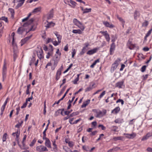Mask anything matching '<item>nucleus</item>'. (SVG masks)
Masks as SVG:
<instances>
[{
    "instance_id": "1",
    "label": "nucleus",
    "mask_w": 152,
    "mask_h": 152,
    "mask_svg": "<svg viewBox=\"0 0 152 152\" xmlns=\"http://www.w3.org/2000/svg\"><path fill=\"white\" fill-rule=\"evenodd\" d=\"M120 61V58H118L112 64L111 67V72H113L117 68Z\"/></svg>"
},
{
    "instance_id": "2",
    "label": "nucleus",
    "mask_w": 152,
    "mask_h": 152,
    "mask_svg": "<svg viewBox=\"0 0 152 152\" xmlns=\"http://www.w3.org/2000/svg\"><path fill=\"white\" fill-rule=\"evenodd\" d=\"M73 22L75 25L80 28L82 30H84L85 28L84 26L82 25V23L78 20L77 19L74 18L73 20Z\"/></svg>"
},
{
    "instance_id": "3",
    "label": "nucleus",
    "mask_w": 152,
    "mask_h": 152,
    "mask_svg": "<svg viewBox=\"0 0 152 152\" xmlns=\"http://www.w3.org/2000/svg\"><path fill=\"white\" fill-rule=\"evenodd\" d=\"M127 46L130 50H133L137 48L136 45L132 44L130 40L128 41L127 43Z\"/></svg>"
},
{
    "instance_id": "4",
    "label": "nucleus",
    "mask_w": 152,
    "mask_h": 152,
    "mask_svg": "<svg viewBox=\"0 0 152 152\" xmlns=\"http://www.w3.org/2000/svg\"><path fill=\"white\" fill-rule=\"evenodd\" d=\"M6 73H7V67L6 66V63L4 62L3 66V70H2V77L3 80L2 81H4L6 77Z\"/></svg>"
},
{
    "instance_id": "5",
    "label": "nucleus",
    "mask_w": 152,
    "mask_h": 152,
    "mask_svg": "<svg viewBox=\"0 0 152 152\" xmlns=\"http://www.w3.org/2000/svg\"><path fill=\"white\" fill-rule=\"evenodd\" d=\"M36 150L37 151L39 152H42L44 151H47L48 149L45 146L43 145H40L37 146L36 147Z\"/></svg>"
},
{
    "instance_id": "6",
    "label": "nucleus",
    "mask_w": 152,
    "mask_h": 152,
    "mask_svg": "<svg viewBox=\"0 0 152 152\" xmlns=\"http://www.w3.org/2000/svg\"><path fill=\"white\" fill-rule=\"evenodd\" d=\"M100 33H102L105 37L106 39L107 42H109L110 41V37L109 34L107 31H101L100 32Z\"/></svg>"
},
{
    "instance_id": "7",
    "label": "nucleus",
    "mask_w": 152,
    "mask_h": 152,
    "mask_svg": "<svg viewBox=\"0 0 152 152\" xmlns=\"http://www.w3.org/2000/svg\"><path fill=\"white\" fill-rule=\"evenodd\" d=\"M25 0H16V2L18 3L17 5L15 7V8L17 9L21 6L23 4Z\"/></svg>"
},
{
    "instance_id": "8",
    "label": "nucleus",
    "mask_w": 152,
    "mask_h": 152,
    "mask_svg": "<svg viewBox=\"0 0 152 152\" xmlns=\"http://www.w3.org/2000/svg\"><path fill=\"white\" fill-rule=\"evenodd\" d=\"M37 55L38 57L40 59H41L43 58V52L41 48L37 52Z\"/></svg>"
},
{
    "instance_id": "9",
    "label": "nucleus",
    "mask_w": 152,
    "mask_h": 152,
    "mask_svg": "<svg viewBox=\"0 0 152 152\" xmlns=\"http://www.w3.org/2000/svg\"><path fill=\"white\" fill-rule=\"evenodd\" d=\"M53 9H52L47 15V19L49 20L53 18Z\"/></svg>"
},
{
    "instance_id": "10",
    "label": "nucleus",
    "mask_w": 152,
    "mask_h": 152,
    "mask_svg": "<svg viewBox=\"0 0 152 152\" xmlns=\"http://www.w3.org/2000/svg\"><path fill=\"white\" fill-rule=\"evenodd\" d=\"M31 36H32L31 35L26 37L24 39H22L20 42L21 46H22L28 40L30 39L31 38Z\"/></svg>"
},
{
    "instance_id": "11",
    "label": "nucleus",
    "mask_w": 152,
    "mask_h": 152,
    "mask_svg": "<svg viewBox=\"0 0 152 152\" xmlns=\"http://www.w3.org/2000/svg\"><path fill=\"white\" fill-rule=\"evenodd\" d=\"M115 43H112L110 45V54L112 55L113 54L114 51L115 50Z\"/></svg>"
},
{
    "instance_id": "12",
    "label": "nucleus",
    "mask_w": 152,
    "mask_h": 152,
    "mask_svg": "<svg viewBox=\"0 0 152 152\" xmlns=\"http://www.w3.org/2000/svg\"><path fill=\"white\" fill-rule=\"evenodd\" d=\"M98 50V48H94L93 49L88 50L87 52V54L89 55H91L96 53Z\"/></svg>"
},
{
    "instance_id": "13",
    "label": "nucleus",
    "mask_w": 152,
    "mask_h": 152,
    "mask_svg": "<svg viewBox=\"0 0 152 152\" xmlns=\"http://www.w3.org/2000/svg\"><path fill=\"white\" fill-rule=\"evenodd\" d=\"M124 86V82L120 81L116 83L115 84V87L119 88H122Z\"/></svg>"
},
{
    "instance_id": "14",
    "label": "nucleus",
    "mask_w": 152,
    "mask_h": 152,
    "mask_svg": "<svg viewBox=\"0 0 152 152\" xmlns=\"http://www.w3.org/2000/svg\"><path fill=\"white\" fill-rule=\"evenodd\" d=\"M103 24L106 27H108L110 28H113L114 27V26L112 24H110L109 22L107 21H104L103 22Z\"/></svg>"
},
{
    "instance_id": "15",
    "label": "nucleus",
    "mask_w": 152,
    "mask_h": 152,
    "mask_svg": "<svg viewBox=\"0 0 152 152\" xmlns=\"http://www.w3.org/2000/svg\"><path fill=\"white\" fill-rule=\"evenodd\" d=\"M34 19L33 18L30 19L27 22L25 23L23 25V26L26 27L28 26V25L31 24L34 21Z\"/></svg>"
},
{
    "instance_id": "16",
    "label": "nucleus",
    "mask_w": 152,
    "mask_h": 152,
    "mask_svg": "<svg viewBox=\"0 0 152 152\" xmlns=\"http://www.w3.org/2000/svg\"><path fill=\"white\" fill-rule=\"evenodd\" d=\"M120 108L119 107H117L112 111L111 113L115 114H117L120 111Z\"/></svg>"
},
{
    "instance_id": "17",
    "label": "nucleus",
    "mask_w": 152,
    "mask_h": 152,
    "mask_svg": "<svg viewBox=\"0 0 152 152\" xmlns=\"http://www.w3.org/2000/svg\"><path fill=\"white\" fill-rule=\"evenodd\" d=\"M95 85V83H94L92 85H90L89 86L86 88L85 90L86 92L89 91L93 89L95 87H94V85Z\"/></svg>"
},
{
    "instance_id": "18",
    "label": "nucleus",
    "mask_w": 152,
    "mask_h": 152,
    "mask_svg": "<svg viewBox=\"0 0 152 152\" xmlns=\"http://www.w3.org/2000/svg\"><path fill=\"white\" fill-rule=\"evenodd\" d=\"M45 139L46 140L45 145L48 148H51L50 142L49 139L47 138Z\"/></svg>"
},
{
    "instance_id": "19",
    "label": "nucleus",
    "mask_w": 152,
    "mask_h": 152,
    "mask_svg": "<svg viewBox=\"0 0 152 152\" xmlns=\"http://www.w3.org/2000/svg\"><path fill=\"white\" fill-rule=\"evenodd\" d=\"M93 111L96 113L97 114L96 116V117L99 118L100 117L102 114V112L100 110L98 111L97 110L95 109L93 110Z\"/></svg>"
},
{
    "instance_id": "20",
    "label": "nucleus",
    "mask_w": 152,
    "mask_h": 152,
    "mask_svg": "<svg viewBox=\"0 0 152 152\" xmlns=\"http://www.w3.org/2000/svg\"><path fill=\"white\" fill-rule=\"evenodd\" d=\"M90 99H88L86 101L84 102L81 105V107L84 108L86 107L90 103Z\"/></svg>"
},
{
    "instance_id": "21",
    "label": "nucleus",
    "mask_w": 152,
    "mask_h": 152,
    "mask_svg": "<svg viewBox=\"0 0 152 152\" xmlns=\"http://www.w3.org/2000/svg\"><path fill=\"white\" fill-rule=\"evenodd\" d=\"M16 138H15V140L17 142V143L19 142V137L20 134V129H18L16 133Z\"/></svg>"
},
{
    "instance_id": "22",
    "label": "nucleus",
    "mask_w": 152,
    "mask_h": 152,
    "mask_svg": "<svg viewBox=\"0 0 152 152\" xmlns=\"http://www.w3.org/2000/svg\"><path fill=\"white\" fill-rule=\"evenodd\" d=\"M126 135L127 136L126 137L129 138H133L136 136V134L134 133L130 134H126Z\"/></svg>"
},
{
    "instance_id": "23",
    "label": "nucleus",
    "mask_w": 152,
    "mask_h": 152,
    "mask_svg": "<svg viewBox=\"0 0 152 152\" xmlns=\"http://www.w3.org/2000/svg\"><path fill=\"white\" fill-rule=\"evenodd\" d=\"M61 75V72H60V71H58L57 70L56 77V80H58L60 77V76Z\"/></svg>"
},
{
    "instance_id": "24",
    "label": "nucleus",
    "mask_w": 152,
    "mask_h": 152,
    "mask_svg": "<svg viewBox=\"0 0 152 152\" xmlns=\"http://www.w3.org/2000/svg\"><path fill=\"white\" fill-rule=\"evenodd\" d=\"M111 36L112 37L111 41L113 42L112 43H115L114 42L117 38V36L116 35H112Z\"/></svg>"
},
{
    "instance_id": "25",
    "label": "nucleus",
    "mask_w": 152,
    "mask_h": 152,
    "mask_svg": "<svg viewBox=\"0 0 152 152\" xmlns=\"http://www.w3.org/2000/svg\"><path fill=\"white\" fill-rule=\"evenodd\" d=\"M55 24L54 23H53L52 22H50V23H48L46 26V27L48 28H50L52 27H53Z\"/></svg>"
},
{
    "instance_id": "26",
    "label": "nucleus",
    "mask_w": 152,
    "mask_h": 152,
    "mask_svg": "<svg viewBox=\"0 0 152 152\" xmlns=\"http://www.w3.org/2000/svg\"><path fill=\"white\" fill-rule=\"evenodd\" d=\"M72 32L75 34L77 33L79 34H81L82 33V31L80 29H74L72 30Z\"/></svg>"
},
{
    "instance_id": "27",
    "label": "nucleus",
    "mask_w": 152,
    "mask_h": 152,
    "mask_svg": "<svg viewBox=\"0 0 152 152\" xmlns=\"http://www.w3.org/2000/svg\"><path fill=\"white\" fill-rule=\"evenodd\" d=\"M99 62V59H97L95 60L92 64L91 65L90 67L91 68H93L94 67V66L96 64V63Z\"/></svg>"
},
{
    "instance_id": "28",
    "label": "nucleus",
    "mask_w": 152,
    "mask_h": 152,
    "mask_svg": "<svg viewBox=\"0 0 152 152\" xmlns=\"http://www.w3.org/2000/svg\"><path fill=\"white\" fill-rule=\"evenodd\" d=\"M23 31V28L22 27L19 28L17 30L18 33L20 34H22Z\"/></svg>"
},
{
    "instance_id": "29",
    "label": "nucleus",
    "mask_w": 152,
    "mask_h": 152,
    "mask_svg": "<svg viewBox=\"0 0 152 152\" xmlns=\"http://www.w3.org/2000/svg\"><path fill=\"white\" fill-rule=\"evenodd\" d=\"M140 15V13L139 12L137 11H136L134 15V18L135 19H137V17H138Z\"/></svg>"
},
{
    "instance_id": "30",
    "label": "nucleus",
    "mask_w": 152,
    "mask_h": 152,
    "mask_svg": "<svg viewBox=\"0 0 152 152\" xmlns=\"http://www.w3.org/2000/svg\"><path fill=\"white\" fill-rule=\"evenodd\" d=\"M111 130L114 132L117 131V129H118V127L116 126H112L110 128Z\"/></svg>"
},
{
    "instance_id": "31",
    "label": "nucleus",
    "mask_w": 152,
    "mask_h": 152,
    "mask_svg": "<svg viewBox=\"0 0 152 152\" xmlns=\"http://www.w3.org/2000/svg\"><path fill=\"white\" fill-rule=\"evenodd\" d=\"M41 10V7H39L34 9L32 11L33 12H37L40 11Z\"/></svg>"
},
{
    "instance_id": "32",
    "label": "nucleus",
    "mask_w": 152,
    "mask_h": 152,
    "mask_svg": "<svg viewBox=\"0 0 152 152\" xmlns=\"http://www.w3.org/2000/svg\"><path fill=\"white\" fill-rule=\"evenodd\" d=\"M86 49H85V47H83L82 51L80 53V55H83L86 52Z\"/></svg>"
},
{
    "instance_id": "33",
    "label": "nucleus",
    "mask_w": 152,
    "mask_h": 152,
    "mask_svg": "<svg viewBox=\"0 0 152 152\" xmlns=\"http://www.w3.org/2000/svg\"><path fill=\"white\" fill-rule=\"evenodd\" d=\"M78 114L79 113L78 112H74L69 115V117H72L76 115H78Z\"/></svg>"
},
{
    "instance_id": "34",
    "label": "nucleus",
    "mask_w": 152,
    "mask_h": 152,
    "mask_svg": "<svg viewBox=\"0 0 152 152\" xmlns=\"http://www.w3.org/2000/svg\"><path fill=\"white\" fill-rule=\"evenodd\" d=\"M91 9H87L86 8L84 9V11L83 12V13L84 14L87 13H88L91 12Z\"/></svg>"
},
{
    "instance_id": "35",
    "label": "nucleus",
    "mask_w": 152,
    "mask_h": 152,
    "mask_svg": "<svg viewBox=\"0 0 152 152\" xmlns=\"http://www.w3.org/2000/svg\"><path fill=\"white\" fill-rule=\"evenodd\" d=\"M9 10L11 14V16L13 17L15 13V11L14 9L12 8H10L9 9Z\"/></svg>"
},
{
    "instance_id": "36",
    "label": "nucleus",
    "mask_w": 152,
    "mask_h": 152,
    "mask_svg": "<svg viewBox=\"0 0 152 152\" xmlns=\"http://www.w3.org/2000/svg\"><path fill=\"white\" fill-rule=\"evenodd\" d=\"M0 20H4L6 22H8V19L7 18L5 17H2L0 18Z\"/></svg>"
},
{
    "instance_id": "37",
    "label": "nucleus",
    "mask_w": 152,
    "mask_h": 152,
    "mask_svg": "<svg viewBox=\"0 0 152 152\" xmlns=\"http://www.w3.org/2000/svg\"><path fill=\"white\" fill-rule=\"evenodd\" d=\"M36 141V140L34 138L32 141V142H31V144L29 145L31 147L33 146L34 144L35 143Z\"/></svg>"
},
{
    "instance_id": "38",
    "label": "nucleus",
    "mask_w": 152,
    "mask_h": 152,
    "mask_svg": "<svg viewBox=\"0 0 152 152\" xmlns=\"http://www.w3.org/2000/svg\"><path fill=\"white\" fill-rule=\"evenodd\" d=\"M122 137H114L113 138V140L115 141H117L118 140H121L122 139Z\"/></svg>"
},
{
    "instance_id": "39",
    "label": "nucleus",
    "mask_w": 152,
    "mask_h": 152,
    "mask_svg": "<svg viewBox=\"0 0 152 152\" xmlns=\"http://www.w3.org/2000/svg\"><path fill=\"white\" fill-rule=\"evenodd\" d=\"M7 133H5L4 134L3 137V139H2L3 141V142L6 141V139H7Z\"/></svg>"
},
{
    "instance_id": "40",
    "label": "nucleus",
    "mask_w": 152,
    "mask_h": 152,
    "mask_svg": "<svg viewBox=\"0 0 152 152\" xmlns=\"http://www.w3.org/2000/svg\"><path fill=\"white\" fill-rule=\"evenodd\" d=\"M57 38L58 39V43H60L61 42V36L60 35H57Z\"/></svg>"
},
{
    "instance_id": "41",
    "label": "nucleus",
    "mask_w": 152,
    "mask_h": 152,
    "mask_svg": "<svg viewBox=\"0 0 152 152\" xmlns=\"http://www.w3.org/2000/svg\"><path fill=\"white\" fill-rule=\"evenodd\" d=\"M72 111V110H71L70 111H64V115H68Z\"/></svg>"
},
{
    "instance_id": "42",
    "label": "nucleus",
    "mask_w": 152,
    "mask_h": 152,
    "mask_svg": "<svg viewBox=\"0 0 152 152\" xmlns=\"http://www.w3.org/2000/svg\"><path fill=\"white\" fill-rule=\"evenodd\" d=\"M66 86H64L62 88V89L61 90L59 95H60L61 94H62L64 92V91L66 89Z\"/></svg>"
},
{
    "instance_id": "43",
    "label": "nucleus",
    "mask_w": 152,
    "mask_h": 152,
    "mask_svg": "<svg viewBox=\"0 0 152 152\" xmlns=\"http://www.w3.org/2000/svg\"><path fill=\"white\" fill-rule=\"evenodd\" d=\"M98 127H101L102 130H104L106 129V127L104 126L103 125L99 124L98 126Z\"/></svg>"
},
{
    "instance_id": "44",
    "label": "nucleus",
    "mask_w": 152,
    "mask_h": 152,
    "mask_svg": "<svg viewBox=\"0 0 152 152\" xmlns=\"http://www.w3.org/2000/svg\"><path fill=\"white\" fill-rule=\"evenodd\" d=\"M152 31V28L150 30H149L148 31L147 33L146 34V37H148L150 35V34L151 33Z\"/></svg>"
},
{
    "instance_id": "45",
    "label": "nucleus",
    "mask_w": 152,
    "mask_h": 152,
    "mask_svg": "<svg viewBox=\"0 0 152 152\" xmlns=\"http://www.w3.org/2000/svg\"><path fill=\"white\" fill-rule=\"evenodd\" d=\"M117 18L120 20V21L122 23H125V21L124 20L121 18L119 17L118 15L117 16Z\"/></svg>"
},
{
    "instance_id": "46",
    "label": "nucleus",
    "mask_w": 152,
    "mask_h": 152,
    "mask_svg": "<svg viewBox=\"0 0 152 152\" xmlns=\"http://www.w3.org/2000/svg\"><path fill=\"white\" fill-rule=\"evenodd\" d=\"M70 2L72 5L73 7H75V6L76 3L75 1L70 0Z\"/></svg>"
},
{
    "instance_id": "47",
    "label": "nucleus",
    "mask_w": 152,
    "mask_h": 152,
    "mask_svg": "<svg viewBox=\"0 0 152 152\" xmlns=\"http://www.w3.org/2000/svg\"><path fill=\"white\" fill-rule=\"evenodd\" d=\"M46 130H44V131H43V140H45V139L47 138L46 137Z\"/></svg>"
},
{
    "instance_id": "48",
    "label": "nucleus",
    "mask_w": 152,
    "mask_h": 152,
    "mask_svg": "<svg viewBox=\"0 0 152 152\" xmlns=\"http://www.w3.org/2000/svg\"><path fill=\"white\" fill-rule=\"evenodd\" d=\"M17 57V54L15 53V52H14V53L13 54V60L14 61H15V60L16 59V58Z\"/></svg>"
},
{
    "instance_id": "49",
    "label": "nucleus",
    "mask_w": 152,
    "mask_h": 152,
    "mask_svg": "<svg viewBox=\"0 0 152 152\" xmlns=\"http://www.w3.org/2000/svg\"><path fill=\"white\" fill-rule=\"evenodd\" d=\"M49 48H49V49L48 50H50V51L51 52H53V47L52 45H49Z\"/></svg>"
},
{
    "instance_id": "50",
    "label": "nucleus",
    "mask_w": 152,
    "mask_h": 152,
    "mask_svg": "<svg viewBox=\"0 0 152 152\" xmlns=\"http://www.w3.org/2000/svg\"><path fill=\"white\" fill-rule=\"evenodd\" d=\"M105 94V91H104L99 95V97H98L99 98H101L102 97H103V96Z\"/></svg>"
},
{
    "instance_id": "51",
    "label": "nucleus",
    "mask_w": 152,
    "mask_h": 152,
    "mask_svg": "<svg viewBox=\"0 0 152 152\" xmlns=\"http://www.w3.org/2000/svg\"><path fill=\"white\" fill-rule=\"evenodd\" d=\"M79 80L78 78H76L72 82L73 83L75 84H77V82Z\"/></svg>"
},
{
    "instance_id": "52",
    "label": "nucleus",
    "mask_w": 152,
    "mask_h": 152,
    "mask_svg": "<svg viewBox=\"0 0 152 152\" xmlns=\"http://www.w3.org/2000/svg\"><path fill=\"white\" fill-rule=\"evenodd\" d=\"M114 122L116 123H121V121L120 119H118L115 120Z\"/></svg>"
},
{
    "instance_id": "53",
    "label": "nucleus",
    "mask_w": 152,
    "mask_h": 152,
    "mask_svg": "<svg viewBox=\"0 0 152 152\" xmlns=\"http://www.w3.org/2000/svg\"><path fill=\"white\" fill-rule=\"evenodd\" d=\"M45 101L44 102V113L43 114L44 115H45L46 113V104H45Z\"/></svg>"
},
{
    "instance_id": "54",
    "label": "nucleus",
    "mask_w": 152,
    "mask_h": 152,
    "mask_svg": "<svg viewBox=\"0 0 152 152\" xmlns=\"http://www.w3.org/2000/svg\"><path fill=\"white\" fill-rule=\"evenodd\" d=\"M97 133V131H94L91 134H90V135L91 136H94Z\"/></svg>"
},
{
    "instance_id": "55",
    "label": "nucleus",
    "mask_w": 152,
    "mask_h": 152,
    "mask_svg": "<svg viewBox=\"0 0 152 152\" xmlns=\"http://www.w3.org/2000/svg\"><path fill=\"white\" fill-rule=\"evenodd\" d=\"M76 51L75 49L73 50V51L72 52V57L73 58L75 55V54Z\"/></svg>"
},
{
    "instance_id": "56",
    "label": "nucleus",
    "mask_w": 152,
    "mask_h": 152,
    "mask_svg": "<svg viewBox=\"0 0 152 152\" xmlns=\"http://www.w3.org/2000/svg\"><path fill=\"white\" fill-rule=\"evenodd\" d=\"M33 98L32 96H31L29 98H28L27 99H26V102L27 103V102L28 101L29 102L30 100L32 99Z\"/></svg>"
},
{
    "instance_id": "57",
    "label": "nucleus",
    "mask_w": 152,
    "mask_h": 152,
    "mask_svg": "<svg viewBox=\"0 0 152 152\" xmlns=\"http://www.w3.org/2000/svg\"><path fill=\"white\" fill-rule=\"evenodd\" d=\"M27 102H26L24 103L23 105L21 107V108L23 109V108L26 107L27 105Z\"/></svg>"
},
{
    "instance_id": "58",
    "label": "nucleus",
    "mask_w": 152,
    "mask_h": 152,
    "mask_svg": "<svg viewBox=\"0 0 152 152\" xmlns=\"http://www.w3.org/2000/svg\"><path fill=\"white\" fill-rule=\"evenodd\" d=\"M82 119L81 118H79L78 119L76 120L73 123V124H77L78 122L81 121Z\"/></svg>"
},
{
    "instance_id": "59",
    "label": "nucleus",
    "mask_w": 152,
    "mask_h": 152,
    "mask_svg": "<svg viewBox=\"0 0 152 152\" xmlns=\"http://www.w3.org/2000/svg\"><path fill=\"white\" fill-rule=\"evenodd\" d=\"M146 151L149 152H152V148L148 147L147 148Z\"/></svg>"
},
{
    "instance_id": "60",
    "label": "nucleus",
    "mask_w": 152,
    "mask_h": 152,
    "mask_svg": "<svg viewBox=\"0 0 152 152\" xmlns=\"http://www.w3.org/2000/svg\"><path fill=\"white\" fill-rule=\"evenodd\" d=\"M125 66L124 64H122L121 65V67L120 69V71H122L124 69L125 67Z\"/></svg>"
},
{
    "instance_id": "61",
    "label": "nucleus",
    "mask_w": 152,
    "mask_h": 152,
    "mask_svg": "<svg viewBox=\"0 0 152 152\" xmlns=\"http://www.w3.org/2000/svg\"><path fill=\"white\" fill-rule=\"evenodd\" d=\"M149 49L147 47L143 48V50L145 51H147L149 50Z\"/></svg>"
},
{
    "instance_id": "62",
    "label": "nucleus",
    "mask_w": 152,
    "mask_h": 152,
    "mask_svg": "<svg viewBox=\"0 0 152 152\" xmlns=\"http://www.w3.org/2000/svg\"><path fill=\"white\" fill-rule=\"evenodd\" d=\"M59 43H58V42L57 41H56L53 42V45L55 46H57V45H58Z\"/></svg>"
},
{
    "instance_id": "63",
    "label": "nucleus",
    "mask_w": 152,
    "mask_h": 152,
    "mask_svg": "<svg viewBox=\"0 0 152 152\" xmlns=\"http://www.w3.org/2000/svg\"><path fill=\"white\" fill-rule=\"evenodd\" d=\"M91 124L94 126H96L97 124L96 122V121H94L93 122L91 123Z\"/></svg>"
},
{
    "instance_id": "64",
    "label": "nucleus",
    "mask_w": 152,
    "mask_h": 152,
    "mask_svg": "<svg viewBox=\"0 0 152 152\" xmlns=\"http://www.w3.org/2000/svg\"><path fill=\"white\" fill-rule=\"evenodd\" d=\"M68 144L69 146L70 147H72L73 146L72 142H70Z\"/></svg>"
}]
</instances>
